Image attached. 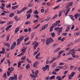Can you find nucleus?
<instances>
[{"mask_svg":"<svg viewBox=\"0 0 80 80\" xmlns=\"http://www.w3.org/2000/svg\"><path fill=\"white\" fill-rule=\"evenodd\" d=\"M71 53L72 54V57L73 58H79V55H75V49H73L70 51Z\"/></svg>","mask_w":80,"mask_h":80,"instance_id":"obj_1","label":"nucleus"},{"mask_svg":"<svg viewBox=\"0 0 80 80\" xmlns=\"http://www.w3.org/2000/svg\"><path fill=\"white\" fill-rule=\"evenodd\" d=\"M27 48V47H25L24 48H22V49L21 50L22 52L19 55H18V57H20V56H23V55H24V54H25V52H26Z\"/></svg>","mask_w":80,"mask_h":80,"instance_id":"obj_2","label":"nucleus"},{"mask_svg":"<svg viewBox=\"0 0 80 80\" xmlns=\"http://www.w3.org/2000/svg\"><path fill=\"white\" fill-rule=\"evenodd\" d=\"M53 42V39L51 38H48L46 41V45H48L50 43H52Z\"/></svg>","mask_w":80,"mask_h":80,"instance_id":"obj_3","label":"nucleus"},{"mask_svg":"<svg viewBox=\"0 0 80 80\" xmlns=\"http://www.w3.org/2000/svg\"><path fill=\"white\" fill-rule=\"evenodd\" d=\"M24 38V37L22 36L20 38L17 39V45H19L21 43V42L23 40Z\"/></svg>","mask_w":80,"mask_h":80,"instance_id":"obj_4","label":"nucleus"},{"mask_svg":"<svg viewBox=\"0 0 80 80\" xmlns=\"http://www.w3.org/2000/svg\"><path fill=\"white\" fill-rule=\"evenodd\" d=\"M75 74V72H72L71 73V74L68 75V79L69 80H72V77H73L74 75Z\"/></svg>","mask_w":80,"mask_h":80,"instance_id":"obj_5","label":"nucleus"},{"mask_svg":"<svg viewBox=\"0 0 80 80\" xmlns=\"http://www.w3.org/2000/svg\"><path fill=\"white\" fill-rule=\"evenodd\" d=\"M39 72L38 70H37L35 72V74H36V75L33 74H30V76H31V77L32 78H36L37 77V75L38 74Z\"/></svg>","mask_w":80,"mask_h":80,"instance_id":"obj_6","label":"nucleus"},{"mask_svg":"<svg viewBox=\"0 0 80 80\" xmlns=\"http://www.w3.org/2000/svg\"><path fill=\"white\" fill-rule=\"evenodd\" d=\"M34 45V46L33 47V48L34 49V50H35L36 48H37V47L38 46V43L37 41H35L34 42H33L32 45Z\"/></svg>","mask_w":80,"mask_h":80,"instance_id":"obj_7","label":"nucleus"},{"mask_svg":"<svg viewBox=\"0 0 80 80\" xmlns=\"http://www.w3.org/2000/svg\"><path fill=\"white\" fill-rule=\"evenodd\" d=\"M26 9H28V8L27 7H25L23 8L21 11L18 10L17 11V13L18 14H19V13H22V12H23Z\"/></svg>","mask_w":80,"mask_h":80,"instance_id":"obj_8","label":"nucleus"},{"mask_svg":"<svg viewBox=\"0 0 80 80\" xmlns=\"http://www.w3.org/2000/svg\"><path fill=\"white\" fill-rule=\"evenodd\" d=\"M66 10L67 11L65 13V15L66 17H67L68 13L70 12V8L68 6H66Z\"/></svg>","mask_w":80,"mask_h":80,"instance_id":"obj_9","label":"nucleus"},{"mask_svg":"<svg viewBox=\"0 0 80 80\" xmlns=\"http://www.w3.org/2000/svg\"><path fill=\"white\" fill-rule=\"evenodd\" d=\"M62 30H63V27H62L61 28L56 27L55 28V30H58V32L59 33H61L62 32Z\"/></svg>","mask_w":80,"mask_h":80,"instance_id":"obj_10","label":"nucleus"},{"mask_svg":"<svg viewBox=\"0 0 80 80\" xmlns=\"http://www.w3.org/2000/svg\"><path fill=\"white\" fill-rule=\"evenodd\" d=\"M16 44L17 43H16V42H13L11 47V50H13V49H14L15 47V46H16Z\"/></svg>","mask_w":80,"mask_h":80,"instance_id":"obj_11","label":"nucleus"},{"mask_svg":"<svg viewBox=\"0 0 80 80\" xmlns=\"http://www.w3.org/2000/svg\"><path fill=\"white\" fill-rule=\"evenodd\" d=\"M48 27V24H46L44 25L43 26H42L41 30H45L47 28V27Z\"/></svg>","mask_w":80,"mask_h":80,"instance_id":"obj_12","label":"nucleus"},{"mask_svg":"<svg viewBox=\"0 0 80 80\" xmlns=\"http://www.w3.org/2000/svg\"><path fill=\"white\" fill-rule=\"evenodd\" d=\"M55 58H53L52 60L48 62H47L46 63L47 64H51V63H53V62L55 61Z\"/></svg>","mask_w":80,"mask_h":80,"instance_id":"obj_13","label":"nucleus"},{"mask_svg":"<svg viewBox=\"0 0 80 80\" xmlns=\"http://www.w3.org/2000/svg\"><path fill=\"white\" fill-rule=\"evenodd\" d=\"M80 17V14L78 13L76 14L74 16V17L76 19H77L78 17Z\"/></svg>","mask_w":80,"mask_h":80,"instance_id":"obj_14","label":"nucleus"},{"mask_svg":"<svg viewBox=\"0 0 80 80\" xmlns=\"http://www.w3.org/2000/svg\"><path fill=\"white\" fill-rule=\"evenodd\" d=\"M73 2H68L67 3V6L68 7H71V6H72L73 5Z\"/></svg>","mask_w":80,"mask_h":80,"instance_id":"obj_15","label":"nucleus"},{"mask_svg":"<svg viewBox=\"0 0 80 80\" xmlns=\"http://www.w3.org/2000/svg\"><path fill=\"white\" fill-rule=\"evenodd\" d=\"M23 62H24V61H21L19 62L18 63V68H19L20 67L22 63H23Z\"/></svg>","mask_w":80,"mask_h":80,"instance_id":"obj_16","label":"nucleus"},{"mask_svg":"<svg viewBox=\"0 0 80 80\" xmlns=\"http://www.w3.org/2000/svg\"><path fill=\"white\" fill-rule=\"evenodd\" d=\"M38 63H39L37 61L34 62L33 64V67H36L37 65H38Z\"/></svg>","mask_w":80,"mask_h":80,"instance_id":"obj_17","label":"nucleus"},{"mask_svg":"<svg viewBox=\"0 0 80 80\" xmlns=\"http://www.w3.org/2000/svg\"><path fill=\"white\" fill-rule=\"evenodd\" d=\"M4 45L5 46H7V47H10V44L7 42H4L3 43Z\"/></svg>","mask_w":80,"mask_h":80,"instance_id":"obj_18","label":"nucleus"},{"mask_svg":"<svg viewBox=\"0 0 80 80\" xmlns=\"http://www.w3.org/2000/svg\"><path fill=\"white\" fill-rule=\"evenodd\" d=\"M20 30V28L19 27H18L17 28H16L15 31V33H17L18 31Z\"/></svg>","mask_w":80,"mask_h":80,"instance_id":"obj_19","label":"nucleus"},{"mask_svg":"<svg viewBox=\"0 0 80 80\" xmlns=\"http://www.w3.org/2000/svg\"><path fill=\"white\" fill-rule=\"evenodd\" d=\"M18 5H17L15 6H13L12 7V10H15V9H17L18 7Z\"/></svg>","mask_w":80,"mask_h":80,"instance_id":"obj_20","label":"nucleus"},{"mask_svg":"<svg viewBox=\"0 0 80 80\" xmlns=\"http://www.w3.org/2000/svg\"><path fill=\"white\" fill-rule=\"evenodd\" d=\"M12 27V25H10L9 26H7V28H6V31H8V29H9V28H11Z\"/></svg>","mask_w":80,"mask_h":80,"instance_id":"obj_21","label":"nucleus"},{"mask_svg":"<svg viewBox=\"0 0 80 80\" xmlns=\"http://www.w3.org/2000/svg\"><path fill=\"white\" fill-rule=\"evenodd\" d=\"M51 19V17H49L46 18V19L44 20L43 21V22H45V21H46L47 22H48Z\"/></svg>","mask_w":80,"mask_h":80,"instance_id":"obj_22","label":"nucleus"},{"mask_svg":"<svg viewBox=\"0 0 80 80\" xmlns=\"http://www.w3.org/2000/svg\"><path fill=\"white\" fill-rule=\"evenodd\" d=\"M62 10L59 11L58 12V17H59L62 16Z\"/></svg>","mask_w":80,"mask_h":80,"instance_id":"obj_23","label":"nucleus"},{"mask_svg":"<svg viewBox=\"0 0 80 80\" xmlns=\"http://www.w3.org/2000/svg\"><path fill=\"white\" fill-rule=\"evenodd\" d=\"M8 70L9 72H12L13 71V68L11 67V68H9Z\"/></svg>","mask_w":80,"mask_h":80,"instance_id":"obj_24","label":"nucleus"},{"mask_svg":"<svg viewBox=\"0 0 80 80\" xmlns=\"http://www.w3.org/2000/svg\"><path fill=\"white\" fill-rule=\"evenodd\" d=\"M3 78L4 79H6L7 78V73H6L3 74Z\"/></svg>","mask_w":80,"mask_h":80,"instance_id":"obj_25","label":"nucleus"},{"mask_svg":"<svg viewBox=\"0 0 80 80\" xmlns=\"http://www.w3.org/2000/svg\"><path fill=\"white\" fill-rule=\"evenodd\" d=\"M57 67V64H56V63H53L52 65V68H55V67Z\"/></svg>","mask_w":80,"mask_h":80,"instance_id":"obj_26","label":"nucleus"},{"mask_svg":"<svg viewBox=\"0 0 80 80\" xmlns=\"http://www.w3.org/2000/svg\"><path fill=\"white\" fill-rule=\"evenodd\" d=\"M80 32H74V35H76V36H78L79 35H80Z\"/></svg>","mask_w":80,"mask_h":80,"instance_id":"obj_27","label":"nucleus"},{"mask_svg":"<svg viewBox=\"0 0 80 80\" xmlns=\"http://www.w3.org/2000/svg\"><path fill=\"white\" fill-rule=\"evenodd\" d=\"M64 50H62L59 51L58 53V55H60L62 53H63L64 52Z\"/></svg>","mask_w":80,"mask_h":80,"instance_id":"obj_28","label":"nucleus"},{"mask_svg":"<svg viewBox=\"0 0 80 80\" xmlns=\"http://www.w3.org/2000/svg\"><path fill=\"white\" fill-rule=\"evenodd\" d=\"M32 12V9H30L27 12V13H31Z\"/></svg>","mask_w":80,"mask_h":80,"instance_id":"obj_29","label":"nucleus"},{"mask_svg":"<svg viewBox=\"0 0 80 80\" xmlns=\"http://www.w3.org/2000/svg\"><path fill=\"white\" fill-rule=\"evenodd\" d=\"M60 50V48H57L56 50H54V52H58L59 50Z\"/></svg>","mask_w":80,"mask_h":80,"instance_id":"obj_30","label":"nucleus"},{"mask_svg":"<svg viewBox=\"0 0 80 80\" xmlns=\"http://www.w3.org/2000/svg\"><path fill=\"white\" fill-rule=\"evenodd\" d=\"M25 25H30V24H32V22L30 21H28L25 22Z\"/></svg>","mask_w":80,"mask_h":80,"instance_id":"obj_31","label":"nucleus"},{"mask_svg":"<svg viewBox=\"0 0 80 80\" xmlns=\"http://www.w3.org/2000/svg\"><path fill=\"white\" fill-rule=\"evenodd\" d=\"M13 16H14V13H10L9 15V17H13Z\"/></svg>","mask_w":80,"mask_h":80,"instance_id":"obj_32","label":"nucleus"},{"mask_svg":"<svg viewBox=\"0 0 80 80\" xmlns=\"http://www.w3.org/2000/svg\"><path fill=\"white\" fill-rule=\"evenodd\" d=\"M55 76H52L50 77V80H52V79H55Z\"/></svg>","mask_w":80,"mask_h":80,"instance_id":"obj_33","label":"nucleus"},{"mask_svg":"<svg viewBox=\"0 0 80 80\" xmlns=\"http://www.w3.org/2000/svg\"><path fill=\"white\" fill-rule=\"evenodd\" d=\"M6 8H10L11 7V4H9L8 5H7L6 6Z\"/></svg>","mask_w":80,"mask_h":80,"instance_id":"obj_34","label":"nucleus"},{"mask_svg":"<svg viewBox=\"0 0 80 80\" xmlns=\"http://www.w3.org/2000/svg\"><path fill=\"white\" fill-rule=\"evenodd\" d=\"M33 14H36V15H37V14H38V12L37 10H36L33 12Z\"/></svg>","mask_w":80,"mask_h":80,"instance_id":"obj_35","label":"nucleus"},{"mask_svg":"<svg viewBox=\"0 0 80 80\" xmlns=\"http://www.w3.org/2000/svg\"><path fill=\"white\" fill-rule=\"evenodd\" d=\"M40 24H38L37 26H35L34 27V29H36V28H38V27H40Z\"/></svg>","mask_w":80,"mask_h":80,"instance_id":"obj_36","label":"nucleus"},{"mask_svg":"<svg viewBox=\"0 0 80 80\" xmlns=\"http://www.w3.org/2000/svg\"><path fill=\"white\" fill-rule=\"evenodd\" d=\"M40 53H38V54L36 55L35 57V58H38V57L40 56Z\"/></svg>","mask_w":80,"mask_h":80,"instance_id":"obj_37","label":"nucleus"},{"mask_svg":"<svg viewBox=\"0 0 80 80\" xmlns=\"http://www.w3.org/2000/svg\"><path fill=\"white\" fill-rule=\"evenodd\" d=\"M30 17H31L30 14H28L27 15V19H28L29 18H30Z\"/></svg>","mask_w":80,"mask_h":80,"instance_id":"obj_38","label":"nucleus"},{"mask_svg":"<svg viewBox=\"0 0 80 80\" xmlns=\"http://www.w3.org/2000/svg\"><path fill=\"white\" fill-rule=\"evenodd\" d=\"M57 25H58L56 23L53 24L52 25V26L53 27L55 28V27H57Z\"/></svg>","mask_w":80,"mask_h":80,"instance_id":"obj_39","label":"nucleus"},{"mask_svg":"<svg viewBox=\"0 0 80 80\" xmlns=\"http://www.w3.org/2000/svg\"><path fill=\"white\" fill-rule=\"evenodd\" d=\"M14 80H17V75H14Z\"/></svg>","mask_w":80,"mask_h":80,"instance_id":"obj_40","label":"nucleus"},{"mask_svg":"<svg viewBox=\"0 0 80 80\" xmlns=\"http://www.w3.org/2000/svg\"><path fill=\"white\" fill-rule=\"evenodd\" d=\"M38 19L34 20L33 21V23H37V22H38Z\"/></svg>","mask_w":80,"mask_h":80,"instance_id":"obj_41","label":"nucleus"},{"mask_svg":"<svg viewBox=\"0 0 80 80\" xmlns=\"http://www.w3.org/2000/svg\"><path fill=\"white\" fill-rule=\"evenodd\" d=\"M30 64H28L26 65V69H28V68H30Z\"/></svg>","mask_w":80,"mask_h":80,"instance_id":"obj_42","label":"nucleus"},{"mask_svg":"<svg viewBox=\"0 0 80 80\" xmlns=\"http://www.w3.org/2000/svg\"><path fill=\"white\" fill-rule=\"evenodd\" d=\"M56 78L57 79H58V80H62V78H61V77L59 76H57L56 77Z\"/></svg>","mask_w":80,"mask_h":80,"instance_id":"obj_43","label":"nucleus"},{"mask_svg":"<svg viewBox=\"0 0 80 80\" xmlns=\"http://www.w3.org/2000/svg\"><path fill=\"white\" fill-rule=\"evenodd\" d=\"M34 17L36 18L37 19V20H38L39 19V16H38V15H34Z\"/></svg>","mask_w":80,"mask_h":80,"instance_id":"obj_44","label":"nucleus"},{"mask_svg":"<svg viewBox=\"0 0 80 80\" xmlns=\"http://www.w3.org/2000/svg\"><path fill=\"white\" fill-rule=\"evenodd\" d=\"M7 62L8 63V66H10V63H11V62H10V60L8 59L7 60Z\"/></svg>","mask_w":80,"mask_h":80,"instance_id":"obj_45","label":"nucleus"},{"mask_svg":"<svg viewBox=\"0 0 80 80\" xmlns=\"http://www.w3.org/2000/svg\"><path fill=\"white\" fill-rule=\"evenodd\" d=\"M5 59V58L4 57L1 61V63H3Z\"/></svg>","mask_w":80,"mask_h":80,"instance_id":"obj_46","label":"nucleus"},{"mask_svg":"<svg viewBox=\"0 0 80 80\" xmlns=\"http://www.w3.org/2000/svg\"><path fill=\"white\" fill-rule=\"evenodd\" d=\"M32 6H33V4L31 3H29L28 5V7H32Z\"/></svg>","mask_w":80,"mask_h":80,"instance_id":"obj_47","label":"nucleus"},{"mask_svg":"<svg viewBox=\"0 0 80 80\" xmlns=\"http://www.w3.org/2000/svg\"><path fill=\"white\" fill-rule=\"evenodd\" d=\"M29 40V38L27 37L25 38L24 40V42H26L27 40Z\"/></svg>","mask_w":80,"mask_h":80,"instance_id":"obj_48","label":"nucleus"},{"mask_svg":"<svg viewBox=\"0 0 80 80\" xmlns=\"http://www.w3.org/2000/svg\"><path fill=\"white\" fill-rule=\"evenodd\" d=\"M30 41H29L27 43H25V45H30Z\"/></svg>","mask_w":80,"mask_h":80,"instance_id":"obj_49","label":"nucleus"},{"mask_svg":"<svg viewBox=\"0 0 80 80\" xmlns=\"http://www.w3.org/2000/svg\"><path fill=\"white\" fill-rule=\"evenodd\" d=\"M14 80V77H11L9 78V80Z\"/></svg>","mask_w":80,"mask_h":80,"instance_id":"obj_50","label":"nucleus"},{"mask_svg":"<svg viewBox=\"0 0 80 80\" xmlns=\"http://www.w3.org/2000/svg\"><path fill=\"white\" fill-rule=\"evenodd\" d=\"M27 61L28 62V63H32V61L28 59V58L27 59Z\"/></svg>","mask_w":80,"mask_h":80,"instance_id":"obj_51","label":"nucleus"},{"mask_svg":"<svg viewBox=\"0 0 80 80\" xmlns=\"http://www.w3.org/2000/svg\"><path fill=\"white\" fill-rule=\"evenodd\" d=\"M70 30V27H68L67 28L66 30V32H67L68 31Z\"/></svg>","mask_w":80,"mask_h":80,"instance_id":"obj_52","label":"nucleus"},{"mask_svg":"<svg viewBox=\"0 0 80 80\" xmlns=\"http://www.w3.org/2000/svg\"><path fill=\"white\" fill-rule=\"evenodd\" d=\"M12 22L10 21L7 23V25H12Z\"/></svg>","mask_w":80,"mask_h":80,"instance_id":"obj_53","label":"nucleus"},{"mask_svg":"<svg viewBox=\"0 0 80 80\" xmlns=\"http://www.w3.org/2000/svg\"><path fill=\"white\" fill-rule=\"evenodd\" d=\"M26 58V56H24L21 58V60H25Z\"/></svg>","mask_w":80,"mask_h":80,"instance_id":"obj_54","label":"nucleus"},{"mask_svg":"<svg viewBox=\"0 0 80 80\" xmlns=\"http://www.w3.org/2000/svg\"><path fill=\"white\" fill-rule=\"evenodd\" d=\"M58 17V15H55L54 17H52V19L53 20H54L55 18L57 17Z\"/></svg>","mask_w":80,"mask_h":80,"instance_id":"obj_55","label":"nucleus"},{"mask_svg":"<svg viewBox=\"0 0 80 80\" xmlns=\"http://www.w3.org/2000/svg\"><path fill=\"white\" fill-rule=\"evenodd\" d=\"M45 67L46 69H48V70H49V66H48V65L45 66Z\"/></svg>","mask_w":80,"mask_h":80,"instance_id":"obj_56","label":"nucleus"},{"mask_svg":"<svg viewBox=\"0 0 80 80\" xmlns=\"http://www.w3.org/2000/svg\"><path fill=\"white\" fill-rule=\"evenodd\" d=\"M51 35L52 37H54L55 35L54 32H52L51 33Z\"/></svg>","mask_w":80,"mask_h":80,"instance_id":"obj_57","label":"nucleus"},{"mask_svg":"<svg viewBox=\"0 0 80 80\" xmlns=\"http://www.w3.org/2000/svg\"><path fill=\"white\" fill-rule=\"evenodd\" d=\"M53 26H51V27L50 28V31L52 32L53 30Z\"/></svg>","mask_w":80,"mask_h":80,"instance_id":"obj_58","label":"nucleus"},{"mask_svg":"<svg viewBox=\"0 0 80 80\" xmlns=\"http://www.w3.org/2000/svg\"><path fill=\"white\" fill-rule=\"evenodd\" d=\"M57 47V44H54L52 45V47L53 48H55V47Z\"/></svg>","mask_w":80,"mask_h":80,"instance_id":"obj_59","label":"nucleus"},{"mask_svg":"<svg viewBox=\"0 0 80 80\" xmlns=\"http://www.w3.org/2000/svg\"><path fill=\"white\" fill-rule=\"evenodd\" d=\"M7 75L8 76H10V72L8 71H7Z\"/></svg>","mask_w":80,"mask_h":80,"instance_id":"obj_60","label":"nucleus"},{"mask_svg":"<svg viewBox=\"0 0 80 80\" xmlns=\"http://www.w3.org/2000/svg\"><path fill=\"white\" fill-rule=\"evenodd\" d=\"M60 21L58 20L56 21V23H57V25H58V24H59V23H60Z\"/></svg>","mask_w":80,"mask_h":80,"instance_id":"obj_61","label":"nucleus"},{"mask_svg":"<svg viewBox=\"0 0 80 80\" xmlns=\"http://www.w3.org/2000/svg\"><path fill=\"white\" fill-rule=\"evenodd\" d=\"M34 33H32L31 34V37L32 38H33V37H34Z\"/></svg>","mask_w":80,"mask_h":80,"instance_id":"obj_62","label":"nucleus"},{"mask_svg":"<svg viewBox=\"0 0 80 80\" xmlns=\"http://www.w3.org/2000/svg\"><path fill=\"white\" fill-rule=\"evenodd\" d=\"M52 74L53 75H57V72L55 71H53L52 72Z\"/></svg>","mask_w":80,"mask_h":80,"instance_id":"obj_63","label":"nucleus"},{"mask_svg":"<svg viewBox=\"0 0 80 80\" xmlns=\"http://www.w3.org/2000/svg\"><path fill=\"white\" fill-rule=\"evenodd\" d=\"M80 39H79L78 40H77L76 41H75V43H78V42H80Z\"/></svg>","mask_w":80,"mask_h":80,"instance_id":"obj_64","label":"nucleus"}]
</instances>
